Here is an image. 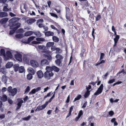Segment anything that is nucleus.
Wrapping results in <instances>:
<instances>
[{
  "instance_id": "72a5a7b5",
  "label": "nucleus",
  "mask_w": 126,
  "mask_h": 126,
  "mask_svg": "<svg viewBox=\"0 0 126 126\" xmlns=\"http://www.w3.org/2000/svg\"><path fill=\"white\" fill-rule=\"evenodd\" d=\"M23 60L24 61L26 62H28L29 61V58L26 56H24L23 57Z\"/></svg>"
},
{
  "instance_id": "864d4df0",
  "label": "nucleus",
  "mask_w": 126,
  "mask_h": 126,
  "mask_svg": "<svg viewBox=\"0 0 126 126\" xmlns=\"http://www.w3.org/2000/svg\"><path fill=\"white\" fill-rule=\"evenodd\" d=\"M83 113L82 110H80L79 112L78 116L81 117V116L83 115Z\"/></svg>"
},
{
  "instance_id": "39448f33",
  "label": "nucleus",
  "mask_w": 126,
  "mask_h": 126,
  "mask_svg": "<svg viewBox=\"0 0 126 126\" xmlns=\"http://www.w3.org/2000/svg\"><path fill=\"white\" fill-rule=\"evenodd\" d=\"M81 2L80 4L82 6V9H86V7H89V4L88 1L87 0H79Z\"/></svg>"
},
{
  "instance_id": "a878e982",
  "label": "nucleus",
  "mask_w": 126,
  "mask_h": 126,
  "mask_svg": "<svg viewBox=\"0 0 126 126\" xmlns=\"http://www.w3.org/2000/svg\"><path fill=\"white\" fill-rule=\"evenodd\" d=\"M13 65V63L12 62H8L6 65V67L7 68H10L12 67Z\"/></svg>"
},
{
  "instance_id": "3c124183",
  "label": "nucleus",
  "mask_w": 126,
  "mask_h": 126,
  "mask_svg": "<svg viewBox=\"0 0 126 126\" xmlns=\"http://www.w3.org/2000/svg\"><path fill=\"white\" fill-rule=\"evenodd\" d=\"M30 88L29 86H28L25 91V94L28 93L30 90Z\"/></svg>"
},
{
  "instance_id": "c9c22d12",
  "label": "nucleus",
  "mask_w": 126,
  "mask_h": 126,
  "mask_svg": "<svg viewBox=\"0 0 126 126\" xmlns=\"http://www.w3.org/2000/svg\"><path fill=\"white\" fill-rule=\"evenodd\" d=\"M101 18V16L99 14L96 16L95 17V21H97L100 20Z\"/></svg>"
},
{
  "instance_id": "f03ea898",
  "label": "nucleus",
  "mask_w": 126,
  "mask_h": 126,
  "mask_svg": "<svg viewBox=\"0 0 126 126\" xmlns=\"http://www.w3.org/2000/svg\"><path fill=\"white\" fill-rule=\"evenodd\" d=\"M56 59L55 61V63L57 66L61 67L62 66V62L63 57L59 54H56L55 56Z\"/></svg>"
},
{
  "instance_id": "a211bd4d",
  "label": "nucleus",
  "mask_w": 126,
  "mask_h": 126,
  "mask_svg": "<svg viewBox=\"0 0 126 126\" xmlns=\"http://www.w3.org/2000/svg\"><path fill=\"white\" fill-rule=\"evenodd\" d=\"M54 34V33L53 32H51L50 31L46 32L45 33V35L46 36H53Z\"/></svg>"
},
{
  "instance_id": "f8f14e48",
  "label": "nucleus",
  "mask_w": 126,
  "mask_h": 126,
  "mask_svg": "<svg viewBox=\"0 0 126 126\" xmlns=\"http://www.w3.org/2000/svg\"><path fill=\"white\" fill-rule=\"evenodd\" d=\"M49 63L48 61L45 59H43L41 61V65L42 66L47 65Z\"/></svg>"
},
{
  "instance_id": "49530a36",
  "label": "nucleus",
  "mask_w": 126,
  "mask_h": 126,
  "mask_svg": "<svg viewBox=\"0 0 126 126\" xmlns=\"http://www.w3.org/2000/svg\"><path fill=\"white\" fill-rule=\"evenodd\" d=\"M36 91L35 90V89H32L31 91L29 93V95H31L32 94H35Z\"/></svg>"
},
{
  "instance_id": "5701e85b",
  "label": "nucleus",
  "mask_w": 126,
  "mask_h": 126,
  "mask_svg": "<svg viewBox=\"0 0 126 126\" xmlns=\"http://www.w3.org/2000/svg\"><path fill=\"white\" fill-rule=\"evenodd\" d=\"M8 20L9 18H4L1 20L0 22L2 24H4L6 23Z\"/></svg>"
},
{
  "instance_id": "052dcab7",
  "label": "nucleus",
  "mask_w": 126,
  "mask_h": 126,
  "mask_svg": "<svg viewBox=\"0 0 126 126\" xmlns=\"http://www.w3.org/2000/svg\"><path fill=\"white\" fill-rule=\"evenodd\" d=\"M91 88V86L90 85H89L88 87L87 86H86V89L87 90V91H89V90Z\"/></svg>"
},
{
  "instance_id": "bf43d9fd",
  "label": "nucleus",
  "mask_w": 126,
  "mask_h": 126,
  "mask_svg": "<svg viewBox=\"0 0 126 126\" xmlns=\"http://www.w3.org/2000/svg\"><path fill=\"white\" fill-rule=\"evenodd\" d=\"M12 88V87L11 86H10L8 87L7 90L9 93L13 89Z\"/></svg>"
},
{
  "instance_id": "412c9836",
  "label": "nucleus",
  "mask_w": 126,
  "mask_h": 126,
  "mask_svg": "<svg viewBox=\"0 0 126 126\" xmlns=\"http://www.w3.org/2000/svg\"><path fill=\"white\" fill-rule=\"evenodd\" d=\"M33 33L32 31H29L26 32L24 34V36H28L31 35Z\"/></svg>"
},
{
  "instance_id": "69168bd1",
  "label": "nucleus",
  "mask_w": 126,
  "mask_h": 126,
  "mask_svg": "<svg viewBox=\"0 0 126 126\" xmlns=\"http://www.w3.org/2000/svg\"><path fill=\"white\" fill-rule=\"evenodd\" d=\"M9 15L12 17L15 16H16V15L12 12H10L9 13Z\"/></svg>"
},
{
  "instance_id": "9d476101",
  "label": "nucleus",
  "mask_w": 126,
  "mask_h": 126,
  "mask_svg": "<svg viewBox=\"0 0 126 126\" xmlns=\"http://www.w3.org/2000/svg\"><path fill=\"white\" fill-rule=\"evenodd\" d=\"M6 56H5V59L6 60H7L12 58L13 57V55L11 52L9 50L6 52Z\"/></svg>"
},
{
  "instance_id": "a19ab883",
  "label": "nucleus",
  "mask_w": 126,
  "mask_h": 126,
  "mask_svg": "<svg viewBox=\"0 0 126 126\" xmlns=\"http://www.w3.org/2000/svg\"><path fill=\"white\" fill-rule=\"evenodd\" d=\"M81 95L80 94H78L76 97L75 98L74 101L75 102L76 101L79 100L81 98Z\"/></svg>"
},
{
  "instance_id": "de8ad7c7",
  "label": "nucleus",
  "mask_w": 126,
  "mask_h": 126,
  "mask_svg": "<svg viewBox=\"0 0 126 126\" xmlns=\"http://www.w3.org/2000/svg\"><path fill=\"white\" fill-rule=\"evenodd\" d=\"M49 14L51 16H52L55 17L56 18H58V16L55 13H50Z\"/></svg>"
},
{
  "instance_id": "e433bc0d",
  "label": "nucleus",
  "mask_w": 126,
  "mask_h": 126,
  "mask_svg": "<svg viewBox=\"0 0 126 126\" xmlns=\"http://www.w3.org/2000/svg\"><path fill=\"white\" fill-rule=\"evenodd\" d=\"M120 38V36L119 35H116L115 36V37L114 38V42H118Z\"/></svg>"
},
{
  "instance_id": "1a4fd4ad",
  "label": "nucleus",
  "mask_w": 126,
  "mask_h": 126,
  "mask_svg": "<svg viewBox=\"0 0 126 126\" xmlns=\"http://www.w3.org/2000/svg\"><path fill=\"white\" fill-rule=\"evenodd\" d=\"M15 59L17 61L20 62L22 61V55L18 53L15 54L14 55Z\"/></svg>"
},
{
  "instance_id": "a18cd8bd",
  "label": "nucleus",
  "mask_w": 126,
  "mask_h": 126,
  "mask_svg": "<svg viewBox=\"0 0 126 126\" xmlns=\"http://www.w3.org/2000/svg\"><path fill=\"white\" fill-rule=\"evenodd\" d=\"M9 10V9L7 8V6H4L3 9V11L4 12H8Z\"/></svg>"
},
{
  "instance_id": "6ab92c4d",
  "label": "nucleus",
  "mask_w": 126,
  "mask_h": 126,
  "mask_svg": "<svg viewBox=\"0 0 126 126\" xmlns=\"http://www.w3.org/2000/svg\"><path fill=\"white\" fill-rule=\"evenodd\" d=\"M11 29H13L12 30L10 31L9 32V34L10 35L13 34L18 29V27H13Z\"/></svg>"
},
{
  "instance_id": "f704fd0d",
  "label": "nucleus",
  "mask_w": 126,
  "mask_h": 126,
  "mask_svg": "<svg viewBox=\"0 0 126 126\" xmlns=\"http://www.w3.org/2000/svg\"><path fill=\"white\" fill-rule=\"evenodd\" d=\"M19 73H22L24 72V67L23 66L19 67L18 70Z\"/></svg>"
},
{
  "instance_id": "ddd939ff",
  "label": "nucleus",
  "mask_w": 126,
  "mask_h": 126,
  "mask_svg": "<svg viewBox=\"0 0 126 126\" xmlns=\"http://www.w3.org/2000/svg\"><path fill=\"white\" fill-rule=\"evenodd\" d=\"M47 106V103H45L44 104L41 106L39 105L37 107L38 110V111L42 110L43 109L46 108Z\"/></svg>"
},
{
  "instance_id": "37998d69",
  "label": "nucleus",
  "mask_w": 126,
  "mask_h": 126,
  "mask_svg": "<svg viewBox=\"0 0 126 126\" xmlns=\"http://www.w3.org/2000/svg\"><path fill=\"white\" fill-rule=\"evenodd\" d=\"M36 39L37 41H45V39L44 38L41 37L36 38Z\"/></svg>"
},
{
  "instance_id": "774afa93",
  "label": "nucleus",
  "mask_w": 126,
  "mask_h": 126,
  "mask_svg": "<svg viewBox=\"0 0 126 126\" xmlns=\"http://www.w3.org/2000/svg\"><path fill=\"white\" fill-rule=\"evenodd\" d=\"M18 31L19 32L23 33L24 32V30L22 28H20L18 29Z\"/></svg>"
},
{
  "instance_id": "603ef678",
  "label": "nucleus",
  "mask_w": 126,
  "mask_h": 126,
  "mask_svg": "<svg viewBox=\"0 0 126 126\" xmlns=\"http://www.w3.org/2000/svg\"><path fill=\"white\" fill-rule=\"evenodd\" d=\"M114 114V113L112 110H111L109 112V116L111 117Z\"/></svg>"
},
{
  "instance_id": "c756f323",
  "label": "nucleus",
  "mask_w": 126,
  "mask_h": 126,
  "mask_svg": "<svg viewBox=\"0 0 126 126\" xmlns=\"http://www.w3.org/2000/svg\"><path fill=\"white\" fill-rule=\"evenodd\" d=\"M7 99V96L5 94H3L1 97V100L3 102H5Z\"/></svg>"
},
{
  "instance_id": "680f3d73",
  "label": "nucleus",
  "mask_w": 126,
  "mask_h": 126,
  "mask_svg": "<svg viewBox=\"0 0 126 126\" xmlns=\"http://www.w3.org/2000/svg\"><path fill=\"white\" fill-rule=\"evenodd\" d=\"M8 101L9 103L11 105H12L13 104V101L12 99H8Z\"/></svg>"
},
{
  "instance_id": "4d7b16f0",
  "label": "nucleus",
  "mask_w": 126,
  "mask_h": 126,
  "mask_svg": "<svg viewBox=\"0 0 126 126\" xmlns=\"http://www.w3.org/2000/svg\"><path fill=\"white\" fill-rule=\"evenodd\" d=\"M60 110H59L58 108V107H56L55 108V110L54 111L55 113H57L58 112L60 111Z\"/></svg>"
},
{
  "instance_id": "c03bdc74",
  "label": "nucleus",
  "mask_w": 126,
  "mask_h": 126,
  "mask_svg": "<svg viewBox=\"0 0 126 126\" xmlns=\"http://www.w3.org/2000/svg\"><path fill=\"white\" fill-rule=\"evenodd\" d=\"M31 117V116L29 115L27 117L23 118L22 119L23 120L26 121L29 120Z\"/></svg>"
},
{
  "instance_id": "79ce46f5",
  "label": "nucleus",
  "mask_w": 126,
  "mask_h": 126,
  "mask_svg": "<svg viewBox=\"0 0 126 126\" xmlns=\"http://www.w3.org/2000/svg\"><path fill=\"white\" fill-rule=\"evenodd\" d=\"M28 70L30 72L33 74H35L34 71L32 68L29 67L28 68Z\"/></svg>"
},
{
  "instance_id": "393cba45",
  "label": "nucleus",
  "mask_w": 126,
  "mask_h": 126,
  "mask_svg": "<svg viewBox=\"0 0 126 126\" xmlns=\"http://www.w3.org/2000/svg\"><path fill=\"white\" fill-rule=\"evenodd\" d=\"M85 50L84 47H82L81 50V52L80 53V56L81 58H82L83 57V54Z\"/></svg>"
},
{
  "instance_id": "8fccbe9b",
  "label": "nucleus",
  "mask_w": 126,
  "mask_h": 126,
  "mask_svg": "<svg viewBox=\"0 0 126 126\" xmlns=\"http://www.w3.org/2000/svg\"><path fill=\"white\" fill-rule=\"evenodd\" d=\"M66 14H69L70 13V11L69 8L68 7H66L65 8Z\"/></svg>"
},
{
  "instance_id": "e2e57ef3",
  "label": "nucleus",
  "mask_w": 126,
  "mask_h": 126,
  "mask_svg": "<svg viewBox=\"0 0 126 126\" xmlns=\"http://www.w3.org/2000/svg\"><path fill=\"white\" fill-rule=\"evenodd\" d=\"M56 47L54 46H53L51 48V50L52 51H54L56 50Z\"/></svg>"
},
{
  "instance_id": "473e14b6",
  "label": "nucleus",
  "mask_w": 126,
  "mask_h": 126,
  "mask_svg": "<svg viewBox=\"0 0 126 126\" xmlns=\"http://www.w3.org/2000/svg\"><path fill=\"white\" fill-rule=\"evenodd\" d=\"M1 55L4 56H5L6 54H5V50L4 49H1L0 50V52Z\"/></svg>"
},
{
  "instance_id": "0e129e2a",
  "label": "nucleus",
  "mask_w": 126,
  "mask_h": 126,
  "mask_svg": "<svg viewBox=\"0 0 126 126\" xmlns=\"http://www.w3.org/2000/svg\"><path fill=\"white\" fill-rule=\"evenodd\" d=\"M29 99V98L28 97V96H26L25 97L23 98V100H24V102H25L26 101L28 100Z\"/></svg>"
},
{
  "instance_id": "6e6552de",
  "label": "nucleus",
  "mask_w": 126,
  "mask_h": 126,
  "mask_svg": "<svg viewBox=\"0 0 126 126\" xmlns=\"http://www.w3.org/2000/svg\"><path fill=\"white\" fill-rule=\"evenodd\" d=\"M38 48L39 49L43 50L42 52L44 53H50V51L46 50V47L44 45H38Z\"/></svg>"
},
{
  "instance_id": "ea45409f",
  "label": "nucleus",
  "mask_w": 126,
  "mask_h": 126,
  "mask_svg": "<svg viewBox=\"0 0 126 126\" xmlns=\"http://www.w3.org/2000/svg\"><path fill=\"white\" fill-rule=\"evenodd\" d=\"M45 57H47V60H51L52 59V57L49 54H47L45 55Z\"/></svg>"
},
{
  "instance_id": "4c0bfd02",
  "label": "nucleus",
  "mask_w": 126,
  "mask_h": 126,
  "mask_svg": "<svg viewBox=\"0 0 126 126\" xmlns=\"http://www.w3.org/2000/svg\"><path fill=\"white\" fill-rule=\"evenodd\" d=\"M32 75L30 74H28L27 76V78L28 80H30L32 79Z\"/></svg>"
},
{
  "instance_id": "09e8293b",
  "label": "nucleus",
  "mask_w": 126,
  "mask_h": 126,
  "mask_svg": "<svg viewBox=\"0 0 126 126\" xmlns=\"http://www.w3.org/2000/svg\"><path fill=\"white\" fill-rule=\"evenodd\" d=\"M56 53H61L62 52V50L59 47H56Z\"/></svg>"
},
{
  "instance_id": "423d86ee",
  "label": "nucleus",
  "mask_w": 126,
  "mask_h": 126,
  "mask_svg": "<svg viewBox=\"0 0 126 126\" xmlns=\"http://www.w3.org/2000/svg\"><path fill=\"white\" fill-rule=\"evenodd\" d=\"M46 69L48 70L49 69L52 72V71H54L57 72H59L60 70L59 68L55 66H47Z\"/></svg>"
},
{
  "instance_id": "2eb2a0df",
  "label": "nucleus",
  "mask_w": 126,
  "mask_h": 126,
  "mask_svg": "<svg viewBox=\"0 0 126 126\" xmlns=\"http://www.w3.org/2000/svg\"><path fill=\"white\" fill-rule=\"evenodd\" d=\"M17 89L16 88H14L12 89V90L10 92L11 95L13 96H14L17 93Z\"/></svg>"
},
{
  "instance_id": "338daca9",
  "label": "nucleus",
  "mask_w": 126,
  "mask_h": 126,
  "mask_svg": "<svg viewBox=\"0 0 126 126\" xmlns=\"http://www.w3.org/2000/svg\"><path fill=\"white\" fill-rule=\"evenodd\" d=\"M5 117V115L4 114L0 115V118L2 119L4 118Z\"/></svg>"
},
{
  "instance_id": "bb28decb",
  "label": "nucleus",
  "mask_w": 126,
  "mask_h": 126,
  "mask_svg": "<svg viewBox=\"0 0 126 126\" xmlns=\"http://www.w3.org/2000/svg\"><path fill=\"white\" fill-rule=\"evenodd\" d=\"M54 43L53 42H47L46 44V47H52L54 45Z\"/></svg>"
},
{
  "instance_id": "4468645a",
  "label": "nucleus",
  "mask_w": 126,
  "mask_h": 126,
  "mask_svg": "<svg viewBox=\"0 0 126 126\" xmlns=\"http://www.w3.org/2000/svg\"><path fill=\"white\" fill-rule=\"evenodd\" d=\"M37 74L38 77L40 79L42 78L44 76L43 73L42 71L41 70L38 71L37 72Z\"/></svg>"
},
{
  "instance_id": "0eeeda50",
  "label": "nucleus",
  "mask_w": 126,
  "mask_h": 126,
  "mask_svg": "<svg viewBox=\"0 0 126 126\" xmlns=\"http://www.w3.org/2000/svg\"><path fill=\"white\" fill-rule=\"evenodd\" d=\"M103 84H101L98 88L97 90L94 94V95H97L101 94L103 91Z\"/></svg>"
},
{
  "instance_id": "20e7f679",
  "label": "nucleus",
  "mask_w": 126,
  "mask_h": 126,
  "mask_svg": "<svg viewBox=\"0 0 126 126\" xmlns=\"http://www.w3.org/2000/svg\"><path fill=\"white\" fill-rule=\"evenodd\" d=\"M47 71L44 73V77L47 79L48 80L51 78V77L54 75V73L49 69L47 70L46 68Z\"/></svg>"
},
{
  "instance_id": "7ed1b4c3",
  "label": "nucleus",
  "mask_w": 126,
  "mask_h": 126,
  "mask_svg": "<svg viewBox=\"0 0 126 126\" xmlns=\"http://www.w3.org/2000/svg\"><path fill=\"white\" fill-rule=\"evenodd\" d=\"M105 56V54L104 53H100V57L99 60L100 61V62L98 61L97 63L95 64L96 66L100 65L101 66H103L104 65L103 64H104L105 63V60H102L103 59Z\"/></svg>"
},
{
  "instance_id": "aec40b11",
  "label": "nucleus",
  "mask_w": 126,
  "mask_h": 126,
  "mask_svg": "<svg viewBox=\"0 0 126 126\" xmlns=\"http://www.w3.org/2000/svg\"><path fill=\"white\" fill-rule=\"evenodd\" d=\"M8 77H6L5 75H3L2 77V80L3 82H4L5 84L6 83L7 79Z\"/></svg>"
},
{
  "instance_id": "c85d7f7f",
  "label": "nucleus",
  "mask_w": 126,
  "mask_h": 126,
  "mask_svg": "<svg viewBox=\"0 0 126 126\" xmlns=\"http://www.w3.org/2000/svg\"><path fill=\"white\" fill-rule=\"evenodd\" d=\"M19 65L18 64H15L14 66V68L15 72L19 70Z\"/></svg>"
},
{
  "instance_id": "58836bf2",
  "label": "nucleus",
  "mask_w": 126,
  "mask_h": 126,
  "mask_svg": "<svg viewBox=\"0 0 126 126\" xmlns=\"http://www.w3.org/2000/svg\"><path fill=\"white\" fill-rule=\"evenodd\" d=\"M15 37L18 38H23V35L21 34H17L16 35Z\"/></svg>"
},
{
  "instance_id": "dca6fc26",
  "label": "nucleus",
  "mask_w": 126,
  "mask_h": 126,
  "mask_svg": "<svg viewBox=\"0 0 126 126\" xmlns=\"http://www.w3.org/2000/svg\"><path fill=\"white\" fill-rule=\"evenodd\" d=\"M35 37L32 36L28 38L27 42H22L24 43L28 44L29 43H30L31 41L33 40Z\"/></svg>"
},
{
  "instance_id": "f257e3e1",
  "label": "nucleus",
  "mask_w": 126,
  "mask_h": 126,
  "mask_svg": "<svg viewBox=\"0 0 126 126\" xmlns=\"http://www.w3.org/2000/svg\"><path fill=\"white\" fill-rule=\"evenodd\" d=\"M16 17H14L9 20L10 28L13 27L16 28L18 27V28L20 27L21 24L17 22L16 21Z\"/></svg>"
},
{
  "instance_id": "b1692460",
  "label": "nucleus",
  "mask_w": 126,
  "mask_h": 126,
  "mask_svg": "<svg viewBox=\"0 0 126 126\" xmlns=\"http://www.w3.org/2000/svg\"><path fill=\"white\" fill-rule=\"evenodd\" d=\"M24 8L25 9V10L24 11L22 9L21 6H20V10H21V12L22 13H24L26 11L27 9L28 8L27 6V4H24Z\"/></svg>"
},
{
  "instance_id": "2f4dec72",
  "label": "nucleus",
  "mask_w": 126,
  "mask_h": 126,
  "mask_svg": "<svg viewBox=\"0 0 126 126\" xmlns=\"http://www.w3.org/2000/svg\"><path fill=\"white\" fill-rule=\"evenodd\" d=\"M18 101L17 104L21 105L22 104L23 102V100L21 98H18L17 99Z\"/></svg>"
},
{
  "instance_id": "cd10ccee",
  "label": "nucleus",
  "mask_w": 126,
  "mask_h": 126,
  "mask_svg": "<svg viewBox=\"0 0 126 126\" xmlns=\"http://www.w3.org/2000/svg\"><path fill=\"white\" fill-rule=\"evenodd\" d=\"M52 38L53 41L54 42H58L59 41V39L56 36H53Z\"/></svg>"
},
{
  "instance_id": "5fc2aeb1",
  "label": "nucleus",
  "mask_w": 126,
  "mask_h": 126,
  "mask_svg": "<svg viewBox=\"0 0 126 126\" xmlns=\"http://www.w3.org/2000/svg\"><path fill=\"white\" fill-rule=\"evenodd\" d=\"M35 34L37 37H40L42 36L41 34L39 32H36Z\"/></svg>"
},
{
  "instance_id": "13d9d810",
  "label": "nucleus",
  "mask_w": 126,
  "mask_h": 126,
  "mask_svg": "<svg viewBox=\"0 0 126 126\" xmlns=\"http://www.w3.org/2000/svg\"><path fill=\"white\" fill-rule=\"evenodd\" d=\"M115 80V79H110V80L108 82V83L109 84H111L113 83Z\"/></svg>"
},
{
  "instance_id": "6e6d98bb",
  "label": "nucleus",
  "mask_w": 126,
  "mask_h": 126,
  "mask_svg": "<svg viewBox=\"0 0 126 126\" xmlns=\"http://www.w3.org/2000/svg\"><path fill=\"white\" fill-rule=\"evenodd\" d=\"M95 29L94 28H93V30L92 32V35L94 39H95V36L94 35V33Z\"/></svg>"
},
{
  "instance_id": "9b49d317",
  "label": "nucleus",
  "mask_w": 126,
  "mask_h": 126,
  "mask_svg": "<svg viewBox=\"0 0 126 126\" xmlns=\"http://www.w3.org/2000/svg\"><path fill=\"white\" fill-rule=\"evenodd\" d=\"M30 62L31 65L33 67H37L38 66V63L35 60H31Z\"/></svg>"
},
{
  "instance_id": "4be33fe9",
  "label": "nucleus",
  "mask_w": 126,
  "mask_h": 126,
  "mask_svg": "<svg viewBox=\"0 0 126 126\" xmlns=\"http://www.w3.org/2000/svg\"><path fill=\"white\" fill-rule=\"evenodd\" d=\"M35 19H30L27 20V22L29 24H31L36 21Z\"/></svg>"
},
{
  "instance_id": "f3484780",
  "label": "nucleus",
  "mask_w": 126,
  "mask_h": 126,
  "mask_svg": "<svg viewBox=\"0 0 126 126\" xmlns=\"http://www.w3.org/2000/svg\"><path fill=\"white\" fill-rule=\"evenodd\" d=\"M8 16V13L5 12H0V17L2 18Z\"/></svg>"
},
{
  "instance_id": "7c9ffc66",
  "label": "nucleus",
  "mask_w": 126,
  "mask_h": 126,
  "mask_svg": "<svg viewBox=\"0 0 126 126\" xmlns=\"http://www.w3.org/2000/svg\"><path fill=\"white\" fill-rule=\"evenodd\" d=\"M90 91H86L85 93L84 96L85 98H86L88 97L90 94Z\"/></svg>"
}]
</instances>
